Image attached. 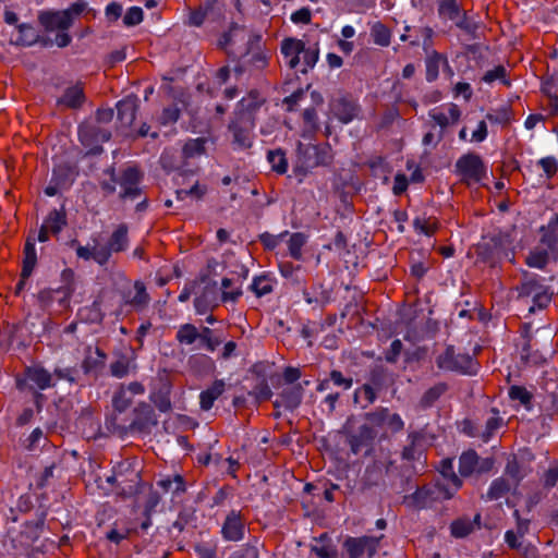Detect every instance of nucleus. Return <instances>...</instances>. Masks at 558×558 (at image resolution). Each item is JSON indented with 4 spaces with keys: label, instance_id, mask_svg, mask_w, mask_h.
I'll return each mask as SVG.
<instances>
[{
    "label": "nucleus",
    "instance_id": "f257e3e1",
    "mask_svg": "<svg viewBox=\"0 0 558 558\" xmlns=\"http://www.w3.org/2000/svg\"><path fill=\"white\" fill-rule=\"evenodd\" d=\"M476 263H483L490 268L500 266L504 259L515 263L513 239L510 233L494 231L482 238L474 246Z\"/></svg>",
    "mask_w": 558,
    "mask_h": 558
},
{
    "label": "nucleus",
    "instance_id": "f03ea898",
    "mask_svg": "<svg viewBox=\"0 0 558 558\" xmlns=\"http://www.w3.org/2000/svg\"><path fill=\"white\" fill-rule=\"evenodd\" d=\"M76 245L75 252L78 258L84 260L93 259L99 266L109 263L113 253L124 252L129 246V227L126 223H120L109 236L107 243L102 246L92 248L78 244L76 240L71 242V246Z\"/></svg>",
    "mask_w": 558,
    "mask_h": 558
},
{
    "label": "nucleus",
    "instance_id": "7ed1b4c3",
    "mask_svg": "<svg viewBox=\"0 0 558 558\" xmlns=\"http://www.w3.org/2000/svg\"><path fill=\"white\" fill-rule=\"evenodd\" d=\"M332 161L333 150L329 143L303 144L299 142L293 171L296 175L305 177L312 169L329 167Z\"/></svg>",
    "mask_w": 558,
    "mask_h": 558
},
{
    "label": "nucleus",
    "instance_id": "20e7f679",
    "mask_svg": "<svg viewBox=\"0 0 558 558\" xmlns=\"http://www.w3.org/2000/svg\"><path fill=\"white\" fill-rule=\"evenodd\" d=\"M107 483L114 487L118 496L126 499L137 495L142 487L141 471L130 460L119 462L107 477Z\"/></svg>",
    "mask_w": 558,
    "mask_h": 558
},
{
    "label": "nucleus",
    "instance_id": "39448f33",
    "mask_svg": "<svg viewBox=\"0 0 558 558\" xmlns=\"http://www.w3.org/2000/svg\"><path fill=\"white\" fill-rule=\"evenodd\" d=\"M454 490L450 486L437 481L416 487L415 492L403 497V504L413 510L432 508L436 502L453 498Z\"/></svg>",
    "mask_w": 558,
    "mask_h": 558
},
{
    "label": "nucleus",
    "instance_id": "423d86ee",
    "mask_svg": "<svg viewBox=\"0 0 558 558\" xmlns=\"http://www.w3.org/2000/svg\"><path fill=\"white\" fill-rule=\"evenodd\" d=\"M340 433L345 437V442L353 454L357 456L362 451L369 454L373 451L377 430L365 424L356 427L353 415L348 417Z\"/></svg>",
    "mask_w": 558,
    "mask_h": 558
},
{
    "label": "nucleus",
    "instance_id": "0eeeda50",
    "mask_svg": "<svg viewBox=\"0 0 558 558\" xmlns=\"http://www.w3.org/2000/svg\"><path fill=\"white\" fill-rule=\"evenodd\" d=\"M436 365L445 372H453L463 375L476 373L477 363L469 353L457 352L454 347L449 344L444 352L437 355Z\"/></svg>",
    "mask_w": 558,
    "mask_h": 558
},
{
    "label": "nucleus",
    "instance_id": "6e6552de",
    "mask_svg": "<svg viewBox=\"0 0 558 558\" xmlns=\"http://www.w3.org/2000/svg\"><path fill=\"white\" fill-rule=\"evenodd\" d=\"M423 37L422 48L426 53L425 66H426V80L427 82H434L438 78L439 68L447 65V56L442 54L433 49L434 46V29L429 26H423L417 31Z\"/></svg>",
    "mask_w": 558,
    "mask_h": 558
},
{
    "label": "nucleus",
    "instance_id": "1a4fd4ad",
    "mask_svg": "<svg viewBox=\"0 0 558 558\" xmlns=\"http://www.w3.org/2000/svg\"><path fill=\"white\" fill-rule=\"evenodd\" d=\"M381 537L348 536L342 543L341 558H373L378 551Z\"/></svg>",
    "mask_w": 558,
    "mask_h": 558
},
{
    "label": "nucleus",
    "instance_id": "9d476101",
    "mask_svg": "<svg viewBox=\"0 0 558 558\" xmlns=\"http://www.w3.org/2000/svg\"><path fill=\"white\" fill-rule=\"evenodd\" d=\"M456 172L463 183H480L486 175V167L480 155L468 153L462 155L456 162Z\"/></svg>",
    "mask_w": 558,
    "mask_h": 558
},
{
    "label": "nucleus",
    "instance_id": "9b49d317",
    "mask_svg": "<svg viewBox=\"0 0 558 558\" xmlns=\"http://www.w3.org/2000/svg\"><path fill=\"white\" fill-rule=\"evenodd\" d=\"M256 122L252 120L240 119L232 117L229 124L228 131L232 136V146L234 149H250L253 145L254 134L253 130Z\"/></svg>",
    "mask_w": 558,
    "mask_h": 558
},
{
    "label": "nucleus",
    "instance_id": "f8f14e48",
    "mask_svg": "<svg viewBox=\"0 0 558 558\" xmlns=\"http://www.w3.org/2000/svg\"><path fill=\"white\" fill-rule=\"evenodd\" d=\"M226 542H241L246 533V518L242 510L231 509L227 512L220 530Z\"/></svg>",
    "mask_w": 558,
    "mask_h": 558
},
{
    "label": "nucleus",
    "instance_id": "ddd939ff",
    "mask_svg": "<svg viewBox=\"0 0 558 558\" xmlns=\"http://www.w3.org/2000/svg\"><path fill=\"white\" fill-rule=\"evenodd\" d=\"M143 180V173L136 167L123 169L118 177V184L121 187L119 198L123 202L135 201L143 194L140 184Z\"/></svg>",
    "mask_w": 558,
    "mask_h": 558
},
{
    "label": "nucleus",
    "instance_id": "4468645a",
    "mask_svg": "<svg viewBox=\"0 0 558 558\" xmlns=\"http://www.w3.org/2000/svg\"><path fill=\"white\" fill-rule=\"evenodd\" d=\"M78 138L94 155L102 153L101 144L111 138V132L96 123H83L78 128Z\"/></svg>",
    "mask_w": 558,
    "mask_h": 558
},
{
    "label": "nucleus",
    "instance_id": "2eb2a0df",
    "mask_svg": "<svg viewBox=\"0 0 558 558\" xmlns=\"http://www.w3.org/2000/svg\"><path fill=\"white\" fill-rule=\"evenodd\" d=\"M265 104L266 98L263 94L253 88L236 104L233 117L256 122V114Z\"/></svg>",
    "mask_w": 558,
    "mask_h": 558
},
{
    "label": "nucleus",
    "instance_id": "dca6fc26",
    "mask_svg": "<svg viewBox=\"0 0 558 558\" xmlns=\"http://www.w3.org/2000/svg\"><path fill=\"white\" fill-rule=\"evenodd\" d=\"M37 265V254L35 250V238L27 235L24 248H23V262L20 280L15 286L14 293L19 295L25 288L26 280L32 276Z\"/></svg>",
    "mask_w": 558,
    "mask_h": 558
},
{
    "label": "nucleus",
    "instance_id": "f3484780",
    "mask_svg": "<svg viewBox=\"0 0 558 558\" xmlns=\"http://www.w3.org/2000/svg\"><path fill=\"white\" fill-rule=\"evenodd\" d=\"M135 417L130 424L131 430L150 433L158 424L157 415L150 404L142 402L134 409Z\"/></svg>",
    "mask_w": 558,
    "mask_h": 558
},
{
    "label": "nucleus",
    "instance_id": "a211bd4d",
    "mask_svg": "<svg viewBox=\"0 0 558 558\" xmlns=\"http://www.w3.org/2000/svg\"><path fill=\"white\" fill-rule=\"evenodd\" d=\"M38 22L47 32L58 31H68L72 27V19L68 11H53L47 10L41 11L38 14Z\"/></svg>",
    "mask_w": 558,
    "mask_h": 558
},
{
    "label": "nucleus",
    "instance_id": "6ab92c4d",
    "mask_svg": "<svg viewBox=\"0 0 558 558\" xmlns=\"http://www.w3.org/2000/svg\"><path fill=\"white\" fill-rule=\"evenodd\" d=\"M352 386L353 378L350 375H344L339 369H331L326 378L318 380L316 390L318 392L339 390L341 393L350 390Z\"/></svg>",
    "mask_w": 558,
    "mask_h": 558
},
{
    "label": "nucleus",
    "instance_id": "aec40b11",
    "mask_svg": "<svg viewBox=\"0 0 558 558\" xmlns=\"http://www.w3.org/2000/svg\"><path fill=\"white\" fill-rule=\"evenodd\" d=\"M86 101L85 86L83 82H76L66 87L62 96L57 100V105L69 109L78 110Z\"/></svg>",
    "mask_w": 558,
    "mask_h": 558
},
{
    "label": "nucleus",
    "instance_id": "412c9836",
    "mask_svg": "<svg viewBox=\"0 0 558 558\" xmlns=\"http://www.w3.org/2000/svg\"><path fill=\"white\" fill-rule=\"evenodd\" d=\"M118 121L122 128L132 126L138 109V98L136 95H129L117 104Z\"/></svg>",
    "mask_w": 558,
    "mask_h": 558
},
{
    "label": "nucleus",
    "instance_id": "4be33fe9",
    "mask_svg": "<svg viewBox=\"0 0 558 558\" xmlns=\"http://www.w3.org/2000/svg\"><path fill=\"white\" fill-rule=\"evenodd\" d=\"M304 388L302 384H296L283 388L278 398L274 401L275 408H284L286 410L293 411L296 409L303 399Z\"/></svg>",
    "mask_w": 558,
    "mask_h": 558
},
{
    "label": "nucleus",
    "instance_id": "5701e85b",
    "mask_svg": "<svg viewBox=\"0 0 558 558\" xmlns=\"http://www.w3.org/2000/svg\"><path fill=\"white\" fill-rule=\"evenodd\" d=\"M331 106L336 118L344 124L353 121L360 112V106L349 97H340Z\"/></svg>",
    "mask_w": 558,
    "mask_h": 558
},
{
    "label": "nucleus",
    "instance_id": "b1692460",
    "mask_svg": "<svg viewBox=\"0 0 558 558\" xmlns=\"http://www.w3.org/2000/svg\"><path fill=\"white\" fill-rule=\"evenodd\" d=\"M96 356L92 355V347H87L85 350V356L82 361L81 367L85 375L94 374L97 377L105 368L107 354L99 347L95 349Z\"/></svg>",
    "mask_w": 558,
    "mask_h": 558
},
{
    "label": "nucleus",
    "instance_id": "393cba45",
    "mask_svg": "<svg viewBox=\"0 0 558 558\" xmlns=\"http://www.w3.org/2000/svg\"><path fill=\"white\" fill-rule=\"evenodd\" d=\"M481 513H476L473 519L466 515L453 520L450 524V534L454 538H464L481 529Z\"/></svg>",
    "mask_w": 558,
    "mask_h": 558
},
{
    "label": "nucleus",
    "instance_id": "a878e982",
    "mask_svg": "<svg viewBox=\"0 0 558 558\" xmlns=\"http://www.w3.org/2000/svg\"><path fill=\"white\" fill-rule=\"evenodd\" d=\"M428 116L434 121L435 125L440 126V131L438 133V141L444 138V130L451 124H456L461 118V110L456 104H449L448 106V114L432 110Z\"/></svg>",
    "mask_w": 558,
    "mask_h": 558
},
{
    "label": "nucleus",
    "instance_id": "bb28decb",
    "mask_svg": "<svg viewBox=\"0 0 558 558\" xmlns=\"http://www.w3.org/2000/svg\"><path fill=\"white\" fill-rule=\"evenodd\" d=\"M303 50L304 41L301 39L288 37L281 41L280 51L290 69H295L299 65L300 54Z\"/></svg>",
    "mask_w": 558,
    "mask_h": 558
},
{
    "label": "nucleus",
    "instance_id": "cd10ccee",
    "mask_svg": "<svg viewBox=\"0 0 558 558\" xmlns=\"http://www.w3.org/2000/svg\"><path fill=\"white\" fill-rule=\"evenodd\" d=\"M219 0H204L199 5L190 11L189 25L199 27L206 19L213 17Z\"/></svg>",
    "mask_w": 558,
    "mask_h": 558
},
{
    "label": "nucleus",
    "instance_id": "c85d7f7f",
    "mask_svg": "<svg viewBox=\"0 0 558 558\" xmlns=\"http://www.w3.org/2000/svg\"><path fill=\"white\" fill-rule=\"evenodd\" d=\"M24 376L39 390H45L53 386L52 375L40 365L26 366L24 369Z\"/></svg>",
    "mask_w": 558,
    "mask_h": 558
},
{
    "label": "nucleus",
    "instance_id": "c756f323",
    "mask_svg": "<svg viewBox=\"0 0 558 558\" xmlns=\"http://www.w3.org/2000/svg\"><path fill=\"white\" fill-rule=\"evenodd\" d=\"M226 383L223 379H216L208 388L199 395V405L203 411H209L215 401L226 391Z\"/></svg>",
    "mask_w": 558,
    "mask_h": 558
},
{
    "label": "nucleus",
    "instance_id": "7c9ffc66",
    "mask_svg": "<svg viewBox=\"0 0 558 558\" xmlns=\"http://www.w3.org/2000/svg\"><path fill=\"white\" fill-rule=\"evenodd\" d=\"M423 440V435L421 432L413 430L408 435L409 444L403 447L401 451V458L405 461H420L423 456V450L420 447L418 442Z\"/></svg>",
    "mask_w": 558,
    "mask_h": 558
},
{
    "label": "nucleus",
    "instance_id": "2f4dec72",
    "mask_svg": "<svg viewBox=\"0 0 558 558\" xmlns=\"http://www.w3.org/2000/svg\"><path fill=\"white\" fill-rule=\"evenodd\" d=\"M546 286L542 283L541 279L533 274L524 271L522 280L517 288L519 298L534 296L537 292L542 291Z\"/></svg>",
    "mask_w": 558,
    "mask_h": 558
},
{
    "label": "nucleus",
    "instance_id": "473e14b6",
    "mask_svg": "<svg viewBox=\"0 0 558 558\" xmlns=\"http://www.w3.org/2000/svg\"><path fill=\"white\" fill-rule=\"evenodd\" d=\"M280 274L283 278L289 280V282L296 287L303 288L306 280L303 275V267L301 265H294L291 262H284L279 265Z\"/></svg>",
    "mask_w": 558,
    "mask_h": 558
},
{
    "label": "nucleus",
    "instance_id": "72a5a7b5",
    "mask_svg": "<svg viewBox=\"0 0 558 558\" xmlns=\"http://www.w3.org/2000/svg\"><path fill=\"white\" fill-rule=\"evenodd\" d=\"M449 390V385L440 381L428 388L421 397L418 407L423 410L432 408Z\"/></svg>",
    "mask_w": 558,
    "mask_h": 558
},
{
    "label": "nucleus",
    "instance_id": "f704fd0d",
    "mask_svg": "<svg viewBox=\"0 0 558 558\" xmlns=\"http://www.w3.org/2000/svg\"><path fill=\"white\" fill-rule=\"evenodd\" d=\"M76 175L75 167L63 162L57 165L52 170V181L60 184L63 189H68L74 182Z\"/></svg>",
    "mask_w": 558,
    "mask_h": 558
},
{
    "label": "nucleus",
    "instance_id": "c9c22d12",
    "mask_svg": "<svg viewBox=\"0 0 558 558\" xmlns=\"http://www.w3.org/2000/svg\"><path fill=\"white\" fill-rule=\"evenodd\" d=\"M480 456L474 449L461 453L459 458V473L462 477H470L476 473Z\"/></svg>",
    "mask_w": 558,
    "mask_h": 558
},
{
    "label": "nucleus",
    "instance_id": "e433bc0d",
    "mask_svg": "<svg viewBox=\"0 0 558 558\" xmlns=\"http://www.w3.org/2000/svg\"><path fill=\"white\" fill-rule=\"evenodd\" d=\"M66 225V213L63 207L51 210L43 223L53 235H58Z\"/></svg>",
    "mask_w": 558,
    "mask_h": 558
},
{
    "label": "nucleus",
    "instance_id": "4c0bfd02",
    "mask_svg": "<svg viewBox=\"0 0 558 558\" xmlns=\"http://www.w3.org/2000/svg\"><path fill=\"white\" fill-rule=\"evenodd\" d=\"M545 396V411L549 416L558 415V381L547 380L544 386Z\"/></svg>",
    "mask_w": 558,
    "mask_h": 558
},
{
    "label": "nucleus",
    "instance_id": "58836bf2",
    "mask_svg": "<svg viewBox=\"0 0 558 558\" xmlns=\"http://www.w3.org/2000/svg\"><path fill=\"white\" fill-rule=\"evenodd\" d=\"M463 9L461 8L458 0H437V12L441 20L453 21L462 14Z\"/></svg>",
    "mask_w": 558,
    "mask_h": 558
},
{
    "label": "nucleus",
    "instance_id": "ea45409f",
    "mask_svg": "<svg viewBox=\"0 0 558 558\" xmlns=\"http://www.w3.org/2000/svg\"><path fill=\"white\" fill-rule=\"evenodd\" d=\"M161 502V496L157 490H150L144 504L143 515L145 520L141 523V529L146 531L151 525V515L156 512Z\"/></svg>",
    "mask_w": 558,
    "mask_h": 558
},
{
    "label": "nucleus",
    "instance_id": "a19ab883",
    "mask_svg": "<svg viewBox=\"0 0 558 558\" xmlns=\"http://www.w3.org/2000/svg\"><path fill=\"white\" fill-rule=\"evenodd\" d=\"M369 35L373 43L379 47H388L391 44L392 33L390 28L380 21L371 25Z\"/></svg>",
    "mask_w": 558,
    "mask_h": 558
},
{
    "label": "nucleus",
    "instance_id": "79ce46f5",
    "mask_svg": "<svg viewBox=\"0 0 558 558\" xmlns=\"http://www.w3.org/2000/svg\"><path fill=\"white\" fill-rule=\"evenodd\" d=\"M510 490L511 484L509 480L505 478L504 476H500L495 478L490 483V486L484 498L488 501L498 500L507 496Z\"/></svg>",
    "mask_w": 558,
    "mask_h": 558
},
{
    "label": "nucleus",
    "instance_id": "37998d69",
    "mask_svg": "<svg viewBox=\"0 0 558 558\" xmlns=\"http://www.w3.org/2000/svg\"><path fill=\"white\" fill-rule=\"evenodd\" d=\"M217 292L215 287H206L203 293L194 300V306L198 314H204L207 311L217 306L216 296Z\"/></svg>",
    "mask_w": 558,
    "mask_h": 558
},
{
    "label": "nucleus",
    "instance_id": "c03bdc74",
    "mask_svg": "<svg viewBox=\"0 0 558 558\" xmlns=\"http://www.w3.org/2000/svg\"><path fill=\"white\" fill-rule=\"evenodd\" d=\"M204 137L189 140L182 147L181 157L184 160L199 157L206 153Z\"/></svg>",
    "mask_w": 558,
    "mask_h": 558
},
{
    "label": "nucleus",
    "instance_id": "a18cd8bd",
    "mask_svg": "<svg viewBox=\"0 0 558 558\" xmlns=\"http://www.w3.org/2000/svg\"><path fill=\"white\" fill-rule=\"evenodd\" d=\"M539 242L550 252H555L558 248V228L549 221L548 225L539 228Z\"/></svg>",
    "mask_w": 558,
    "mask_h": 558
},
{
    "label": "nucleus",
    "instance_id": "49530a36",
    "mask_svg": "<svg viewBox=\"0 0 558 558\" xmlns=\"http://www.w3.org/2000/svg\"><path fill=\"white\" fill-rule=\"evenodd\" d=\"M157 485L163 492H172L173 495L179 496L186 492L185 480L182 475L175 474L173 477H166L157 482Z\"/></svg>",
    "mask_w": 558,
    "mask_h": 558
},
{
    "label": "nucleus",
    "instance_id": "de8ad7c7",
    "mask_svg": "<svg viewBox=\"0 0 558 558\" xmlns=\"http://www.w3.org/2000/svg\"><path fill=\"white\" fill-rule=\"evenodd\" d=\"M521 360L532 366H542L547 363V357L539 350H532L531 342L525 341L522 351Z\"/></svg>",
    "mask_w": 558,
    "mask_h": 558
},
{
    "label": "nucleus",
    "instance_id": "09e8293b",
    "mask_svg": "<svg viewBox=\"0 0 558 558\" xmlns=\"http://www.w3.org/2000/svg\"><path fill=\"white\" fill-rule=\"evenodd\" d=\"M151 402L155 407L161 412H168L171 410V400H170V386L168 384H162V386L154 391L150 396Z\"/></svg>",
    "mask_w": 558,
    "mask_h": 558
},
{
    "label": "nucleus",
    "instance_id": "8fccbe9b",
    "mask_svg": "<svg viewBox=\"0 0 558 558\" xmlns=\"http://www.w3.org/2000/svg\"><path fill=\"white\" fill-rule=\"evenodd\" d=\"M183 159L175 149L167 148L160 156V165L168 172L179 170L183 167Z\"/></svg>",
    "mask_w": 558,
    "mask_h": 558
},
{
    "label": "nucleus",
    "instance_id": "3c124183",
    "mask_svg": "<svg viewBox=\"0 0 558 558\" xmlns=\"http://www.w3.org/2000/svg\"><path fill=\"white\" fill-rule=\"evenodd\" d=\"M275 280L268 275L257 276L253 279L250 289L257 298L269 294L274 290Z\"/></svg>",
    "mask_w": 558,
    "mask_h": 558
},
{
    "label": "nucleus",
    "instance_id": "603ef678",
    "mask_svg": "<svg viewBox=\"0 0 558 558\" xmlns=\"http://www.w3.org/2000/svg\"><path fill=\"white\" fill-rule=\"evenodd\" d=\"M460 31L465 33L471 39H476L478 37V24L469 16L465 10L462 11V14L452 21Z\"/></svg>",
    "mask_w": 558,
    "mask_h": 558
},
{
    "label": "nucleus",
    "instance_id": "864d4df0",
    "mask_svg": "<svg viewBox=\"0 0 558 558\" xmlns=\"http://www.w3.org/2000/svg\"><path fill=\"white\" fill-rule=\"evenodd\" d=\"M508 396L512 401H519L527 411L532 410L533 395L524 386H511L509 388Z\"/></svg>",
    "mask_w": 558,
    "mask_h": 558
},
{
    "label": "nucleus",
    "instance_id": "5fc2aeb1",
    "mask_svg": "<svg viewBox=\"0 0 558 558\" xmlns=\"http://www.w3.org/2000/svg\"><path fill=\"white\" fill-rule=\"evenodd\" d=\"M135 294L125 300L126 304L132 305L137 310H142L149 303V294L146 291V287L142 281H135L134 283Z\"/></svg>",
    "mask_w": 558,
    "mask_h": 558
},
{
    "label": "nucleus",
    "instance_id": "6e6d98bb",
    "mask_svg": "<svg viewBox=\"0 0 558 558\" xmlns=\"http://www.w3.org/2000/svg\"><path fill=\"white\" fill-rule=\"evenodd\" d=\"M440 474L449 481L451 484V490H454V494L462 487V480L454 473L452 460L444 459L440 463Z\"/></svg>",
    "mask_w": 558,
    "mask_h": 558
},
{
    "label": "nucleus",
    "instance_id": "4d7b16f0",
    "mask_svg": "<svg viewBox=\"0 0 558 558\" xmlns=\"http://www.w3.org/2000/svg\"><path fill=\"white\" fill-rule=\"evenodd\" d=\"M307 242V236L302 232H295L290 235L288 241V250L290 256L295 260H301L303 257L302 248Z\"/></svg>",
    "mask_w": 558,
    "mask_h": 558
},
{
    "label": "nucleus",
    "instance_id": "13d9d810",
    "mask_svg": "<svg viewBox=\"0 0 558 558\" xmlns=\"http://www.w3.org/2000/svg\"><path fill=\"white\" fill-rule=\"evenodd\" d=\"M20 37L17 39V44L22 46H33L40 40V35L36 32V29L31 24H20L17 26Z\"/></svg>",
    "mask_w": 558,
    "mask_h": 558
},
{
    "label": "nucleus",
    "instance_id": "bf43d9fd",
    "mask_svg": "<svg viewBox=\"0 0 558 558\" xmlns=\"http://www.w3.org/2000/svg\"><path fill=\"white\" fill-rule=\"evenodd\" d=\"M267 159L271 165V169L279 174H283L288 170V160L286 154L282 149L278 148L275 150H269L267 154Z\"/></svg>",
    "mask_w": 558,
    "mask_h": 558
},
{
    "label": "nucleus",
    "instance_id": "052dcab7",
    "mask_svg": "<svg viewBox=\"0 0 558 558\" xmlns=\"http://www.w3.org/2000/svg\"><path fill=\"white\" fill-rule=\"evenodd\" d=\"M61 286L56 290L65 298H71L75 291V272L71 268H65L61 272Z\"/></svg>",
    "mask_w": 558,
    "mask_h": 558
},
{
    "label": "nucleus",
    "instance_id": "680f3d73",
    "mask_svg": "<svg viewBox=\"0 0 558 558\" xmlns=\"http://www.w3.org/2000/svg\"><path fill=\"white\" fill-rule=\"evenodd\" d=\"M199 338V331L193 324L180 326L175 339L181 344H193Z\"/></svg>",
    "mask_w": 558,
    "mask_h": 558
},
{
    "label": "nucleus",
    "instance_id": "e2e57ef3",
    "mask_svg": "<svg viewBox=\"0 0 558 558\" xmlns=\"http://www.w3.org/2000/svg\"><path fill=\"white\" fill-rule=\"evenodd\" d=\"M505 473L514 481V486H518L527 475V471L519 463L514 456L508 459Z\"/></svg>",
    "mask_w": 558,
    "mask_h": 558
},
{
    "label": "nucleus",
    "instance_id": "0e129e2a",
    "mask_svg": "<svg viewBox=\"0 0 558 558\" xmlns=\"http://www.w3.org/2000/svg\"><path fill=\"white\" fill-rule=\"evenodd\" d=\"M388 415V409L378 407L374 411L367 412L364 414V418L366 423L365 425L372 426V428L376 429L377 427L386 426Z\"/></svg>",
    "mask_w": 558,
    "mask_h": 558
},
{
    "label": "nucleus",
    "instance_id": "69168bd1",
    "mask_svg": "<svg viewBox=\"0 0 558 558\" xmlns=\"http://www.w3.org/2000/svg\"><path fill=\"white\" fill-rule=\"evenodd\" d=\"M490 412L494 414V416L489 417L485 425V430L481 434V439L485 442H487L495 432L500 428L504 424L502 417L499 416V410L496 408H493Z\"/></svg>",
    "mask_w": 558,
    "mask_h": 558
},
{
    "label": "nucleus",
    "instance_id": "338daca9",
    "mask_svg": "<svg viewBox=\"0 0 558 558\" xmlns=\"http://www.w3.org/2000/svg\"><path fill=\"white\" fill-rule=\"evenodd\" d=\"M549 252L547 247L544 250L535 248L530 252L525 262L530 267L543 269L548 264Z\"/></svg>",
    "mask_w": 558,
    "mask_h": 558
},
{
    "label": "nucleus",
    "instance_id": "774afa93",
    "mask_svg": "<svg viewBox=\"0 0 558 558\" xmlns=\"http://www.w3.org/2000/svg\"><path fill=\"white\" fill-rule=\"evenodd\" d=\"M198 339L209 352H214L222 343V339L215 336L214 330L208 327L202 328Z\"/></svg>",
    "mask_w": 558,
    "mask_h": 558
}]
</instances>
